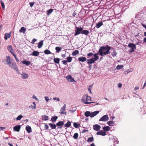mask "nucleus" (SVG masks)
<instances>
[{"label":"nucleus","mask_w":146,"mask_h":146,"mask_svg":"<svg viewBox=\"0 0 146 146\" xmlns=\"http://www.w3.org/2000/svg\"><path fill=\"white\" fill-rule=\"evenodd\" d=\"M111 47L107 45L106 46H101L99 50L98 53L100 55L103 56L108 54H110V50L111 49Z\"/></svg>","instance_id":"obj_1"},{"label":"nucleus","mask_w":146,"mask_h":146,"mask_svg":"<svg viewBox=\"0 0 146 146\" xmlns=\"http://www.w3.org/2000/svg\"><path fill=\"white\" fill-rule=\"evenodd\" d=\"M129 47L130 48L129 50V51L131 53L133 52L134 51V50L136 48V46L135 44L133 43H129L128 45Z\"/></svg>","instance_id":"obj_2"},{"label":"nucleus","mask_w":146,"mask_h":146,"mask_svg":"<svg viewBox=\"0 0 146 146\" xmlns=\"http://www.w3.org/2000/svg\"><path fill=\"white\" fill-rule=\"evenodd\" d=\"M76 30H75V33L74 34V36H76L80 33H81L82 31V30L83 28L81 27H75Z\"/></svg>","instance_id":"obj_3"},{"label":"nucleus","mask_w":146,"mask_h":146,"mask_svg":"<svg viewBox=\"0 0 146 146\" xmlns=\"http://www.w3.org/2000/svg\"><path fill=\"white\" fill-rule=\"evenodd\" d=\"M12 69L15 70L16 71L18 72V69L17 66L15 62H11L10 65H9Z\"/></svg>","instance_id":"obj_4"},{"label":"nucleus","mask_w":146,"mask_h":146,"mask_svg":"<svg viewBox=\"0 0 146 146\" xmlns=\"http://www.w3.org/2000/svg\"><path fill=\"white\" fill-rule=\"evenodd\" d=\"M11 62V58L9 56H7L6 57V63L4 62L5 64L8 65H10Z\"/></svg>","instance_id":"obj_5"},{"label":"nucleus","mask_w":146,"mask_h":146,"mask_svg":"<svg viewBox=\"0 0 146 146\" xmlns=\"http://www.w3.org/2000/svg\"><path fill=\"white\" fill-rule=\"evenodd\" d=\"M66 78L68 81L69 82H74L75 81L74 80L70 75H68L66 77Z\"/></svg>","instance_id":"obj_6"},{"label":"nucleus","mask_w":146,"mask_h":146,"mask_svg":"<svg viewBox=\"0 0 146 146\" xmlns=\"http://www.w3.org/2000/svg\"><path fill=\"white\" fill-rule=\"evenodd\" d=\"M96 134L98 135H100L102 136H105L106 135V134L105 131L101 130L97 132L96 133Z\"/></svg>","instance_id":"obj_7"},{"label":"nucleus","mask_w":146,"mask_h":146,"mask_svg":"<svg viewBox=\"0 0 146 146\" xmlns=\"http://www.w3.org/2000/svg\"><path fill=\"white\" fill-rule=\"evenodd\" d=\"M66 105L64 104L63 106L62 107L60 110V113L61 114H66V112H64V111L66 110Z\"/></svg>","instance_id":"obj_8"},{"label":"nucleus","mask_w":146,"mask_h":146,"mask_svg":"<svg viewBox=\"0 0 146 146\" xmlns=\"http://www.w3.org/2000/svg\"><path fill=\"white\" fill-rule=\"evenodd\" d=\"M101 128L100 126L97 124H96L93 126V128L96 131L99 130Z\"/></svg>","instance_id":"obj_9"},{"label":"nucleus","mask_w":146,"mask_h":146,"mask_svg":"<svg viewBox=\"0 0 146 146\" xmlns=\"http://www.w3.org/2000/svg\"><path fill=\"white\" fill-rule=\"evenodd\" d=\"M99 111H96L93 112H91L90 117H93L97 115L99 113Z\"/></svg>","instance_id":"obj_10"},{"label":"nucleus","mask_w":146,"mask_h":146,"mask_svg":"<svg viewBox=\"0 0 146 146\" xmlns=\"http://www.w3.org/2000/svg\"><path fill=\"white\" fill-rule=\"evenodd\" d=\"M21 128V126L20 125H17L15 126L13 128L14 131L19 132Z\"/></svg>","instance_id":"obj_11"},{"label":"nucleus","mask_w":146,"mask_h":146,"mask_svg":"<svg viewBox=\"0 0 146 146\" xmlns=\"http://www.w3.org/2000/svg\"><path fill=\"white\" fill-rule=\"evenodd\" d=\"M111 50L112 51L111 53V54L112 56L113 57H115L116 56L117 54V53L116 52V51L115 49L113 48H111Z\"/></svg>","instance_id":"obj_12"},{"label":"nucleus","mask_w":146,"mask_h":146,"mask_svg":"<svg viewBox=\"0 0 146 146\" xmlns=\"http://www.w3.org/2000/svg\"><path fill=\"white\" fill-rule=\"evenodd\" d=\"M21 76L22 78L23 79L27 78L29 76L28 74H27L25 73H23L21 74Z\"/></svg>","instance_id":"obj_13"},{"label":"nucleus","mask_w":146,"mask_h":146,"mask_svg":"<svg viewBox=\"0 0 146 146\" xmlns=\"http://www.w3.org/2000/svg\"><path fill=\"white\" fill-rule=\"evenodd\" d=\"M87 63L88 64H92L94 63L96 61L94 59V58H92L89 59H87Z\"/></svg>","instance_id":"obj_14"},{"label":"nucleus","mask_w":146,"mask_h":146,"mask_svg":"<svg viewBox=\"0 0 146 146\" xmlns=\"http://www.w3.org/2000/svg\"><path fill=\"white\" fill-rule=\"evenodd\" d=\"M11 32H10L8 33H6L5 34V37H4V38L5 39V40H7L8 38H10L11 36Z\"/></svg>","instance_id":"obj_15"},{"label":"nucleus","mask_w":146,"mask_h":146,"mask_svg":"<svg viewBox=\"0 0 146 146\" xmlns=\"http://www.w3.org/2000/svg\"><path fill=\"white\" fill-rule=\"evenodd\" d=\"M26 129L27 132L28 133H30L32 132L31 128V127L29 125H27L26 126Z\"/></svg>","instance_id":"obj_16"},{"label":"nucleus","mask_w":146,"mask_h":146,"mask_svg":"<svg viewBox=\"0 0 146 146\" xmlns=\"http://www.w3.org/2000/svg\"><path fill=\"white\" fill-rule=\"evenodd\" d=\"M78 60L80 61L84 62L86 60H87L86 57L82 56L78 58Z\"/></svg>","instance_id":"obj_17"},{"label":"nucleus","mask_w":146,"mask_h":146,"mask_svg":"<svg viewBox=\"0 0 146 146\" xmlns=\"http://www.w3.org/2000/svg\"><path fill=\"white\" fill-rule=\"evenodd\" d=\"M43 44V40H41L38 44V47L39 48H40Z\"/></svg>","instance_id":"obj_18"},{"label":"nucleus","mask_w":146,"mask_h":146,"mask_svg":"<svg viewBox=\"0 0 146 146\" xmlns=\"http://www.w3.org/2000/svg\"><path fill=\"white\" fill-rule=\"evenodd\" d=\"M89 33V32L88 30H83V29H82V30L81 33L82 34H84L86 35H87Z\"/></svg>","instance_id":"obj_19"},{"label":"nucleus","mask_w":146,"mask_h":146,"mask_svg":"<svg viewBox=\"0 0 146 146\" xmlns=\"http://www.w3.org/2000/svg\"><path fill=\"white\" fill-rule=\"evenodd\" d=\"M39 54V52L38 51H34L32 53L31 55L33 56H36Z\"/></svg>","instance_id":"obj_20"},{"label":"nucleus","mask_w":146,"mask_h":146,"mask_svg":"<svg viewBox=\"0 0 146 146\" xmlns=\"http://www.w3.org/2000/svg\"><path fill=\"white\" fill-rule=\"evenodd\" d=\"M21 62L23 64H25L27 65H29L30 64L31 62L29 61H27V60H23L21 61Z\"/></svg>","instance_id":"obj_21"},{"label":"nucleus","mask_w":146,"mask_h":146,"mask_svg":"<svg viewBox=\"0 0 146 146\" xmlns=\"http://www.w3.org/2000/svg\"><path fill=\"white\" fill-rule=\"evenodd\" d=\"M64 124V123L63 121H60L56 124V125L57 126H63Z\"/></svg>","instance_id":"obj_22"},{"label":"nucleus","mask_w":146,"mask_h":146,"mask_svg":"<svg viewBox=\"0 0 146 146\" xmlns=\"http://www.w3.org/2000/svg\"><path fill=\"white\" fill-rule=\"evenodd\" d=\"M26 31V29L24 27H22L20 30L19 31V32L20 33H23L24 34L25 32Z\"/></svg>","instance_id":"obj_23"},{"label":"nucleus","mask_w":146,"mask_h":146,"mask_svg":"<svg viewBox=\"0 0 146 146\" xmlns=\"http://www.w3.org/2000/svg\"><path fill=\"white\" fill-rule=\"evenodd\" d=\"M7 49L11 53H13V50L12 47L11 46H8L7 47Z\"/></svg>","instance_id":"obj_24"},{"label":"nucleus","mask_w":146,"mask_h":146,"mask_svg":"<svg viewBox=\"0 0 146 146\" xmlns=\"http://www.w3.org/2000/svg\"><path fill=\"white\" fill-rule=\"evenodd\" d=\"M71 123L70 121H69L66 124H64V127L67 128L68 127L71 126Z\"/></svg>","instance_id":"obj_25"},{"label":"nucleus","mask_w":146,"mask_h":146,"mask_svg":"<svg viewBox=\"0 0 146 146\" xmlns=\"http://www.w3.org/2000/svg\"><path fill=\"white\" fill-rule=\"evenodd\" d=\"M76 110V107H74L72 108V109L68 111L69 113H73Z\"/></svg>","instance_id":"obj_26"},{"label":"nucleus","mask_w":146,"mask_h":146,"mask_svg":"<svg viewBox=\"0 0 146 146\" xmlns=\"http://www.w3.org/2000/svg\"><path fill=\"white\" fill-rule=\"evenodd\" d=\"M86 94L85 95L83 96L82 97L81 101L82 102L84 103L86 102Z\"/></svg>","instance_id":"obj_27"},{"label":"nucleus","mask_w":146,"mask_h":146,"mask_svg":"<svg viewBox=\"0 0 146 146\" xmlns=\"http://www.w3.org/2000/svg\"><path fill=\"white\" fill-rule=\"evenodd\" d=\"M103 25V23L102 22L98 23L96 25V28L98 29L101 26H102Z\"/></svg>","instance_id":"obj_28"},{"label":"nucleus","mask_w":146,"mask_h":146,"mask_svg":"<svg viewBox=\"0 0 146 146\" xmlns=\"http://www.w3.org/2000/svg\"><path fill=\"white\" fill-rule=\"evenodd\" d=\"M49 125L52 129H55L56 128V125L53 123H49Z\"/></svg>","instance_id":"obj_29"},{"label":"nucleus","mask_w":146,"mask_h":146,"mask_svg":"<svg viewBox=\"0 0 146 146\" xmlns=\"http://www.w3.org/2000/svg\"><path fill=\"white\" fill-rule=\"evenodd\" d=\"M98 53L93 54V56H94V59L96 60H97L98 59L99 56H98Z\"/></svg>","instance_id":"obj_30"},{"label":"nucleus","mask_w":146,"mask_h":146,"mask_svg":"<svg viewBox=\"0 0 146 146\" xmlns=\"http://www.w3.org/2000/svg\"><path fill=\"white\" fill-rule=\"evenodd\" d=\"M85 115L86 117H88L91 116V112L89 111H86L85 113Z\"/></svg>","instance_id":"obj_31"},{"label":"nucleus","mask_w":146,"mask_h":146,"mask_svg":"<svg viewBox=\"0 0 146 146\" xmlns=\"http://www.w3.org/2000/svg\"><path fill=\"white\" fill-rule=\"evenodd\" d=\"M103 129L104 131H110V128L108 126H107L103 127Z\"/></svg>","instance_id":"obj_32"},{"label":"nucleus","mask_w":146,"mask_h":146,"mask_svg":"<svg viewBox=\"0 0 146 146\" xmlns=\"http://www.w3.org/2000/svg\"><path fill=\"white\" fill-rule=\"evenodd\" d=\"M60 59L58 58H54V63L58 64L59 63Z\"/></svg>","instance_id":"obj_33"},{"label":"nucleus","mask_w":146,"mask_h":146,"mask_svg":"<svg viewBox=\"0 0 146 146\" xmlns=\"http://www.w3.org/2000/svg\"><path fill=\"white\" fill-rule=\"evenodd\" d=\"M114 121H108L107 122V123L110 126H113L114 124Z\"/></svg>","instance_id":"obj_34"},{"label":"nucleus","mask_w":146,"mask_h":146,"mask_svg":"<svg viewBox=\"0 0 146 146\" xmlns=\"http://www.w3.org/2000/svg\"><path fill=\"white\" fill-rule=\"evenodd\" d=\"M78 54L79 51L78 50H75L72 52V54L73 56H75Z\"/></svg>","instance_id":"obj_35"},{"label":"nucleus","mask_w":146,"mask_h":146,"mask_svg":"<svg viewBox=\"0 0 146 146\" xmlns=\"http://www.w3.org/2000/svg\"><path fill=\"white\" fill-rule=\"evenodd\" d=\"M73 126L75 128H77L80 126V125L79 124L77 123L74 122L73 123Z\"/></svg>","instance_id":"obj_36"},{"label":"nucleus","mask_w":146,"mask_h":146,"mask_svg":"<svg viewBox=\"0 0 146 146\" xmlns=\"http://www.w3.org/2000/svg\"><path fill=\"white\" fill-rule=\"evenodd\" d=\"M94 138L93 137H91L88 138L87 140V141L88 142H92L94 141Z\"/></svg>","instance_id":"obj_37"},{"label":"nucleus","mask_w":146,"mask_h":146,"mask_svg":"<svg viewBox=\"0 0 146 146\" xmlns=\"http://www.w3.org/2000/svg\"><path fill=\"white\" fill-rule=\"evenodd\" d=\"M62 49V48L58 46L56 47L55 48V50L56 52H58L61 50Z\"/></svg>","instance_id":"obj_38"},{"label":"nucleus","mask_w":146,"mask_h":146,"mask_svg":"<svg viewBox=\"0 0 146 146\" xmlns=\"http://www.w3.org/2000/svg\"><path fill=\"white\" fill-rule=\"evenodd\" d=\"M44 53L46 54H51V52L48 49H46L44 51Z\"/></svg>","instance_id":"obj_39"},{"label":"nucleus","mask_w":146,"mask_h":146,"mask_svg":"<svg viewBox=\"0 0 146 146\" xmlns=\"http://www.w3.org/2000/svg\"><path fill=\"white\" fill-rule=\"evenodd\" d=\"M53 9H50L47 11V15H49L53 11Z\"/></svg>","instance_id":"obj_40"},{"label":"nucleus","mask_w":146,"mask_h":146,"mask_svg":"<svg viewBox=\"0 0 146 146\" xmlns=\"http://www.w3.org/2000/svg\"><path fill=\"white\" fill-rule=\"evenodd\" d=\"M86 101H88L89 100H91V97L90 96H88V94H86Z\"/></svg>","instance_id":"obj_41"},{"label":"nucleus","mask_w":146,"mask_h":146,"mask_svg":"<svg viewBox=\"0 0 146 146\" xmlns=\"http://www.w3.org/2000/svg\"><path fill=\"white\" fill-rule=\"evenodd\" d=\"M78 136V134L77 133H75L74 134L73 136V138L74 139H77Z\"/></svg>","instance_id":"obj_42"},{"label":"nucleus","mask_w":146,"mask_h":146,"mask_svg":"<svg viewBox=\"0 0 146 146\" xmlns=\"http://www.w3.org/2000/svg\"><path fill=\"white\" fill-rule=\"evenodd\" d=\"M66 59H67V60H66L67 61V62H71L72 59V57H69L67 58Z\"/></svg>","instance_id":"obj_43"},{"label":"nucleus","mask_w":146,"mask_h":146,"mask_svg":"<svg viewBox=\"0 0 146 146\" xmlns=\"http://www.w3.org/2000/svg\"><path fill=\"white\" fill-rule=\"evenodd\" d=\"M0 2H1V5L2 8H3V9L4 10L5 8V6L4 4V3H3V2H2V0H1L0 1Z\"/></svg>","instance_id":"obj_44"},{"label":"nucleus","mask_w":146,"mask_h":146,"mask_svg":"<svg viewBox=\"0 0 146 146\" xmlns=\"http://www.w3.org/2000/svg\"><path fill=\"white\" fill-rule=\"evenodd\" d=\"M123 67V65H118L116 67V69L117 70H119Z\"/></svg>","instance_id":"obj_45"},{"label":"nucleus","mask_w":146,"mask_h":146,"mask_svg":"<svg viewBox=\"0 0 146 146\" xmlns=\"http://www.w3.org/2000/svg\"><path fill=\"white\" fill-rule=\"evenodd\" d=\"M100 119H109V117L107 115H104Z\"/></svg>","instance_id":"obj_46"},{"label":"nucleus","mask_w":146,"mask_h":146,"mask_svg":"<svg viewBox=\"0 0 146 146\" xmlns=\"http://www.w3.org/2000/svg\"><path fill=\"white\" fill-rule=\"evenodd\" d=\"M37 41V40L35 38H33L32 41L31 43L33 44H34L35 42Z\"/></svg>","instance_id":"obj_47"},{"label":"nucleus","mask_w":146,"mask_h":146,"mask_svg":"<svg viewBox=\"0 0 146 146\" xmlns=\"http://www.w3.org/2000/svg\"><path fill=\"white\" fill-rule=\"evenodd\" d=\"M93 55L92 53H90L87 54V56H88L89 57H92Z\"/></svg>","instance_id":"obj_48"},{"label":"nucleus","mask_w":146,"mask_h":146,"mask_svg":"<svg viewBox=\"0 0 146 146\" xmlns=\"http://www.w3.org/2000/svg\"><path fill=\"white\" fill-rule=\"evenodd\" d=\"M44 128L46 130H47L48 129V126L46 124H45L44 125Z\"/></svg>","instance_id":"obj_49"},{"label":"nucleus","mask_w":146,"mask_h":146,"mask_svg":"<svg viewBox=\"0 0 146 146\" xmlns=\"http://www.w3.org/2000/svg\"><path fill=\"white\" fill-rule=\"evenodd\" d=\"M62 62L64 65H66L67 64V61L66 60H64L62 61Z\"/></svg>","instance_id":"obj_50"},{"label":"nucleus","mask_w":146,"mask_h":146,"mask_svg":"<svg viewBox=\"0 0 146 146\" xmlns=\"http://www.w3.org/2000/svg\"><path fill=\"white\" fill-rule=\"evenodd\" d=\"M23 117V116L21 115L18 116L16 119H21Z\"/></svg>","instance_id":"obj_51"},{"label":"nucleus","mask_w":146,"mask_h":146,"mask_svg":"<svg viewBox=\"0 0 146 146\" xmlns=\"http://www.w3.org/2000/svg\"><path fill=\"white\" fill-rule=\"evenodd\" d=\"M94 102H84V104H90L92 103H94Z\"/></svg>","instance_id":"obj_52"},{"label":"nucleus","mask_w":146,"mask_h":146,"mask_svg":"<svg viewBox=\"0 0 146 146\" xmlns=\"http://www.w3.org/2000/svg\"><path fill=\"white\" fill-rule=\"evenodd\" d=\"M45 100L47 102L49 100L48 98V96H45L44 97Z\"/></svg>","instance_id":"obj_53"},{"label":"nucleus","mask_w":146,"mask_h":146,"mask_svg":"<svg viewBox=\"0 0 146 146\" xmlns=\"http://www.w3.org/2000/svg\"><path fill=\"white\" fill-rule=\"evenodd\" d=\"M53 99L54 100H57L58 101H60L59 98H53Z\"/></svg>","instance_id":"obj_54"},{"label":"nucleus","mask_w":146,"mask_h":146,"mask_svg":"<svg viewBox=\"0 0 146 146\" xmlns=\"http://www.w3.org/2000/svg\"><path fill=\"white\" fill-rule=\"evenodd\" d=\"M108 119H100L99 121H107L108 120Z\"/></svg>","instance_id":"obj_55"},{"label":"nucleus","mask_w":146,"mask_h":146,"mask_svg":"<svg viewBox=\"0 0 146 146\" xmlns=\"http://www.w3.org/2000/svg\"><path fill=\"white\" fill-rule=\"evenodd\" d=\"M88 130L85 129L83 130L82 131V133H84L86 132H88Z\"/></svg>","instance_id":"obj_56"},{"label":"nucleus","mask_w":146,"mask_h":146,"mask_svg":"<svg viewBox=\"0 0 146 146\" xmlns=\"http://www.w3.org/2000/svg\"><path fill=\"white\" fill-rule=\"evenodd\" d=\"M29 4L31 7H32L33 6V5L34 4V3L32 2H31Z\"/></svg>","instance_id":"obj_57"},{"label":"nucleus","mask_w":146,"mask_h":146,"mask_svg":"<svg viewBox=\"0 0 146 146\" xmlns=\"http://www.w3.org/2000/svg\"><path fill=\"white\" fill-rule=\"evenodd\" d=\"M42 118H44L45 119H48V117L46 115H44L42 116Z\"/></svg>","instance_id":"obj_58"},{"label":"nucleus","mask_w":146,"mask_h":146,"mask_svg":"<svg viewBox=\"0 0 146 146\" xmlns=\"http://www.w3.org/2000/svg\"><path fill=\"white\" fill-rule=\"evenodd\" d=\"M58 117L56 116H52L51 117V119H57Z\"/></svg>","instance_id":"obj_59"},{"label":"nucleus","mask_w":146,"mask_h":146,"mask_svg":"<svg viewBox=\"0 0 146 146\" xmlns=\"http://www.w3.org/2000/svg\"><path fill=\"white\" fill-rule=\"evenodd\" d=\"M122 86V84L120 83H119L118 84V87L119 88H121Z\"/></svg>","instance_id":"obj_60"},{"label":"nucleus","mask_w":146,"mask_h":146,"mask_svg":"<svg viewBox=\"0 0 146 146\" xmlns=\"http://www.w3.org/2000/svg\"><path fill=\"white\" fill-rule=\"evenodd\" d=\"M32 98H34V99H35V100H38V98H37V97H36V96H34V95L33 96V97Z\"/></svg>","instance_id":"obj_61"},{"label":"nucleus","mask_w":146,"mask_h":146,"mask_svg":"<svg viewBox=\"0 0 146 146\" xmlns=\"http://www.w3.org/2000/svg\"><path fill=\"white\" fill-rule=\"evenodd\" d=\"M5 128H6V127H0V129H1V130L5 129Z\"/></svg>","instance_id":"obj_62"},{"label":"nucleus","mask_w":146,"mask_h":146,"mask_svg":"<svg viewBox=\"0 0 146 146\" xmlns=\"http://www.w3.org/2000/svg\"><path fill=\"white\" fill-rule=\"evenodd\" d=\"M88 90L90 92V93H92V92H91V88H88Z\"/></svg>","instance_id":"obj_63"},{"label":"nucleus","mask_w":146,"mask_h":146,"mask_svg":"<svg viewBox=\"0 0 146 146\" xmlns=\"http://www.w3.org/2000/svg\"><path fill=\"white\" fill-rule=\"evenodd\" d=\"M146 82H145L143 86V87L142 89L144 88L145 86H146Z\"/></svg>","instance_id":"obj_64"}]
</instances>
